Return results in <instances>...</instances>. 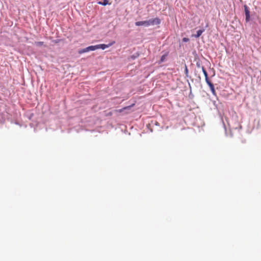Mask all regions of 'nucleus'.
<instances>
[{
  "mask_svg": "<svg viewBox=\"0 0 261 261\" xmlns=\"http://www.w3.org/2000/svg\"><path fill=\"white\" fill-rule=\"evenodd\" d=\"M96 50L95 45L89 46L86 48L80 49L78 50L79 54H82L90 51H94Z\"/></svg>",
  "mask_w": 261,
  "mask_h": 261,
  "instance_id": "f257e3e1",
  "label": "nucleus"
},
{
  "mask_svg": "<svg viewBox=\"0 0 261 261\" xmlns=\"http://www.w3.org/2000/svg\"><path fill=\"white\" fill-rule=\"evenodd\" d=\"M115 43V42L114 41H113L108 44H99L95 45L96 50L97 49H101L102 50H104V49L111 46Z\"/></svg>",
  "mask_w": 261,
  "mask_h": 261,
  "instance_id": "f03ea898",
  "label": "nucleus"
},
{
  "mask_svg": "<svg viewBox=\"0 0 261 261\" xmlns=\"http://www.w3.org/2000/svg\"><path fill=\"white\" fill-rule=\"evenodd\" d=\"M244 8L245 14V21L246 22H248L250 20V11L248 7L246 5L244 6Z\"/></svg>",
  "mask_w": 261,
  "mask_h": 261,
  "instance_id": "7ed1b4c3",
  "label": "nucleus"
},
{
  "mask_svg": "<svg viewBox=\"0 0 261 261\" xmlns=\"http://www.w3.org/2000/svg\"><path fill=\"white\" fill-rule=\"evenodd\" d=\"M149 26L158 25L161 23V20L159 18L156 17L153 19H150L148 20Z\"/></svg>",
  "mask_w": 261,
  "mask_h": 261,
  "instance_id": "20e7f679",
  "label": "nucleus"
},
{
  "mask_svg": "<svg viewBox=\"0 0 261 261\" xmlns=\"http://www.w3.org/2000/svg\"><path fill=\"white\" fill-rule=\"evenodd\" d=\"M207 27L208 24H207L205 28H202L201 29L198 30L196 32V34L193 35V36L196 38H199L201 35V34L205 31V28H207Z\"/></svg>",
  "mask_w": 261,
  "mask_h": 261,
  "instance_id": "39448f33",
  "label": "nucleus"
},
{
  "mask_svg": "<svg viewBox=\"0 0 261 261\" xmlns=\"http://www.w3.org/2000/svg\"><path fill=\"white\" fill-rule=\"evenodd\" d=\"M148 20H144V21H136L135 22V25L136 26H144L146 27H149L148 24Z\"/></svg>",
  "mask_w": 261,
  "mask_h": 261,
  "instance_id": "423d86ee",
  "label": "nucleus"
},
{
  "mask_svg": "<svg viewBox=\"0 0 261 261\" xmlns=\"http://www.w3.org/2000/svg\"><path fill=\"white\" fill-rule=\"evenodd\" d=\"M168 55H169V52L168 51L165 53L164 55H163L161 57L160 60L159 62V63L161 64V63L164 62L165 61V60H166L167 57L168 56Z\"/></svg>",
  "mask_w": 261,
  "mask_h": 261,
  "instance_id": "0eeeda50",
  "label": "nucleus"
},
{
  "mask_svg": "<svg viewBox=\"0 0 261 261\" xmlns=\"http://www.w3.org/2000/svg\"><path fill=\"white\" fill-rule=\"evenodd\" d=\"M135 105L134 103L130 105V106H126V107H125L119 110V112H123L124 110H130L131 109V108L132 107H133Z\"/></svg>",
  "mask_w": 261,
  "mask_h": 261,
  "instance_id": "6e6552de",
  "label": "nucleus"
},
{
  "mask_svg": "<svg viewBox=\"0 0 261 261\" xmlns=\"http://www.w3.org/2000/svg\"><path fill=\"white\" fill-rule=\"evenodd\" d=\"M140 56V54L138 52H136L134 53L133 55H131L130 57V59L132 60H135L136 59L138 58Z\"/></svg>",
  "mask_w": 261,
  "mask_h": 261,
  "instance_id": "1a4fd4ad",
  "label": "nucleus"
},
{
  "mask_svg": "<svg viewBox=\"0 0 261 261\" xmlns=\"http://www.w3.org/2000/svg\"><path fill=\"white\" fill-rule=\"evenodd\" d=\"M98 4L105 6L107 5H109V1L108 0H103L102 2H98L97 3Z\"/></svg>",
  "mask_w": 261,
  "mask_h": 261,
  "instance_id": "9d476101",
  "label": "nucleus"
},
{
  "mask_svg": "<svg viewBox=\"0 0 261 261\" xmlns=\"http://www.w3.org/2000/svg\"><path fill=\"white\" fill-rule=\"evenodd\" d=\"M210 90H211L212 94L214 95H216V93L214 85H213L210 86Z\"/></svg>",
  "mask_w": 261,
  "mask_h": 261,
  "instance_id": "9b49d317",
  "label": "nucleus"
},
{
  "mask_svg": "<svg viewBox=\"0 0 261 261\" xmlns=\"http://www.w3.org/2000/svg\"><path fill=\"white\" fill-rule=\"evenodd\" d=\"M35 45L37 46H43V45H44V46H46V45H45L44 44V42H43V41L35 42Z\"/></svg>",
  "mask_w": 261,
  "mask_h": 261,
  "instance_id": "f8f14e48",
  "label": "nucleus"
},
{
  "mask_svg": "<svg viewBox=\"0 0 261 261\" xmlns=\"http://www.w3.org/2000/svg\"><path fill=\"white\" fill-rule=\"evenodd\" d=\"M185 73L186 74V76L188 77H189V70L187 67V66L186 64H185Z\"/></svg>",
  "mask_w": 261,
  "mask_h": 261,
  "instance_id": "ddd939ff",
  "label": "nucleus"
},
{
  "mask_svg": "<svg viewBox=\"0 0 261 261\" xmlns=\"http://www.w3.org/2000/svg\"><path fill=\"white\" fill-rule=\"evenodd\" d=\"M201 68H202V72L204 75V77H207L208 76V74H207V72L206 71L205 69L204 68V67L203 66H202Z\"/></svg>",
  "mask_w": 261,
  "mask_h": 261,
  "instance_id": "4468645a",
  "label": "nucleus"
},
{
  "mask_svg": "<svg viewBox=\"0 0 261 261\" xmlns=\"http://www.w3.org/2000/svg\"><path fill=\"white\" fill-rule=\"evenodd\" d=\"M213 104H214V105L215 106V108H216V109H217V110L218 111H219V107L216 101H213Z\"/></svg>",
  "mask_w": 261,
  "mask_h": 261,
  "instance_id": "2eb2a0df",
  "label": "nucleus"
},
{
  "mask_svg": "<svg viewBox=\"0 0 261 261\" xmlns=\"http://www.w3.org/2000/svg\"><path fill=\"white\" fill-rule=\"evenodd\" d=\"M61 40H62L61 39H55V40H53L51 41V42L57 44V43H59L60 42H61Z\"/></svg>",
  "mask_w": 261,
  "mask_h": 261,
  "instance_id": "dca6fc26",
  "label": "nucleus"
},
{
  "mask_svg": "<svg viewBox=\"0 0 261 261\" xmlns=\"http://www.w3.org/2000/svg\"><path fill=\"white\" fill-rule=\"evenodd\" d=\"M189 40H190L188 38H186V37H184L182 39V41L184 42H187L189 41Z\"/></svg>",
  "mask_w": 261,
  "mask_h": 261,
  "instance_id": "f3484780",
  "label": "nucleus"
},
{
  "mask_svg": "<svg viewBox=\"0 0 261 261\" xmlns=\"http://www.w3.org/2000/svg\"><path fill=\"white\" fill-rule=\"evenodd\" d=\"M196 66L198 68H200L201 67V63H200V62L199 61H197L196 62Z\"/></svg>",
  "mask_w": 261,
  "mask_h": 261,
  "instance_id": "a211bd4d",
  "label": "nucleus"
},
{
  "mask_svg": "<svg viewBox=\"0 0 261 261\" xmlns=\"http://www.w3.org/2000/svg\"><path fill=\"white\" fill-rule=\"evenodd\" d=\"M152 124H154L155 125H159V123L156 121H155L154 122H153V121H152Z\"/></svg>",
  "mask_w": 261,
  "mask_h": 261,
  "instance_id": "6ab92c4d",
  "label": "nucleus"
},
{
  "mask_svg": "<svg viewBox=\"0 0 261 261\" xmlns=\"http://www.w3.org/2000/svg\"><path fill=\"white\" fill-rule=\"evenodd\" d=\"M206 84H207V85L210 87L213 85H214L211 81H209L208 82L206 83Z\"/></svg>",
  "mask_w": 261,
  "mask_h": 261,
  "instance_id": "aec40b11",
  "label": "nucleus"
},
{
  "mask_svg": "<svg viewBox=\"0 0 261 261\" xmlns=\"http://www.w3.org/2000/svg\"><path fill=\"white\" fill-rule=\"evenodd\" d=\"M205 80L206 83L210 81L209 79H208V76L207 77H205Z\"/></svg>",
  "mask_w": 261,
  "mask_h": 261,
  "instance_id": "412c9836",
  "label": "nucleus"
},
{
  "mask_svg": "<svg viewBox=\"0 0 261 261\" xmlns=\"http://www.w3.org/2000/svg\"><path fill=\"white\" fill-rule=\"evenodd\" d=\"M223 125L224 129L226 130V126L223 121Z\"/></svg>",
  "mask_w": 261,
  "mask_h": 261,
  "instance_id": "4be33fe9",
  "label": "nucleus"
}]
</instances>
